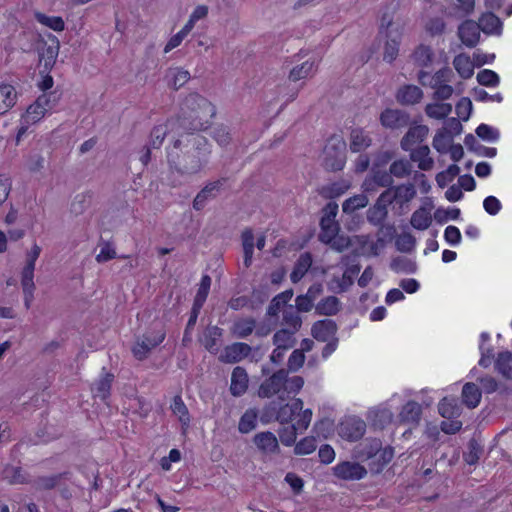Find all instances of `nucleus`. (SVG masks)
Wrapping results in <instances>:
<instances>
[{
    "mask_svg": "<svg viewBox=\"0 0 512 512\" xmlns=\"http://www.w3.org/2000/svg\"><path fill=\"white\" fill-rule=\"evenodd\" d=\"M429 128L426 125L411 127L401 139L400 145L404 151H410L412 146L422 142L428 135Z\"/></svg>",
    "mask_w": 512,
    "mask_h": 512,
    "instance_id": "nucleus-18",
    "label": "nucleus"
},
{
    "mask_svg": "<svg viewBox=\"0 0 512 512\" xmlns=\"http://www.w3.org/2000/svg\"><path fill=\"white\" fill-rule=\"evenodd\" d=\"M412 172V164L407 159H399L391 163L389 173L396 178H405Z\"/></svg>",
    "mask_w": 512,
    "mask_h": 512,
    "instance_id": "nucleus-48",
    "label": "nucleus"
},
{
    "mask_svg": "<svg viewBox=\"0 0 512 512\" xmlns=\"http://www.w3.org/2000/svg\"><path fill=\"white\" fill-rule=\"evenodd\" d=\"M257 423V412L253 409H248L241 416L238 429L241 433L246 434L255 429Z\"/></svg>",
    "mask_w": 512,
    "mask_h": 512,
    "instance_id": "nucleus-53",
    "label": "nucleus"
},
{
    "mask_svg": "<svg viewBox=\"0 0 512 512\" xmlns=\"http://www.w3.org/2000/svg\"><path fill=\"white\" fill-rule=\"evenodd\" d=\"M390 268L397 273L411 274L416 271L417 265L407 257L398 256L392 259Z\"/></svg>",
    "mask_w": 512,
    "mask_h": 512,
    "instance_id": "nucleus-46",
    "label": "nucleus"
},
{
    "mask_svg": "<svg viewBox=\"0 0 512 512\" xmlns=\"http://www.w3.org/2000/svg\"><path fill=\"white\" fill-rule=\"evenodd\" d=\"M210 146L205 137L188 133L176 139L167 150L171 170L181 176H191L202 171L209 161Z\"/></svg>",
    "mask_w": 512,
    "mask_h": 512,
    "instance_id": "nucleus-1",
    "label": "nucleus"
},
{
    "mask_svg": "<svg viewBox=\"0 0 512 512\" xmlns=\"http://www.w3.org/2000/svg\"><path fill=\"white\" fill-rule=\"evenodd\" d=\"M451 111L452 105L448 103L428 104L425 108L426 114L430 118L434 119H444L451 113Z\"/></svg>",
    "mask_w": 512,
    "mask_h": 512,
    "instance_id": "nucleus-51",
    "label": "nucleus"
},
{
    "mask_svg": "<svg viewBox=\"0 0 512 512\" xmlns=\"http://www.w3.org/2000/svg\"><path fill=\"white\" fill-rule=\"evenodd\" d=\"M171 410L176 416H178L182 425H184V426L189 425L190 416H189L188 408L185 405V403L182 400V397L180 395H176L173 398V403L171 404Z\"/></svg>",
    "mask_w": 512,
    "mask_h": 512,
    "instance_id": "nucleus-50",
    "label": "nucleus"
},
{
    "mask_svg": "<svg viewBox=\"0 0 512 512\" xmlns=\"http://www.w3.org/2000/svg\"><path fill=\"white\" fill-rule=\"evenodd\" d=\"M438 411L442 417L452 419L460 415L461 408L455 399L444 398L439 403Z\"/></svg>",
    "mask_w": 512,
    "mask_h": 512,
    "instance_id": "nucleus-45",
    "label": "nucleus"
},
{
    "mask_svg": "<svg viewBox=\"0 0 512 512\" xmlns=\"http://www.w3.org/2000/svg\"><path fill=\"white\" fill-rule=\"evenodd\" d=\"M340 310V302L339 299L335 296H328L322 299L315 306V312L318 315L324 316H332L339 312Z\"/></svg>",
    "mask_w": 512,
    "mask_h": 512,
    "instance_id": "nucleus-32",
    "label": "nucleus"
},
{
    "mask_svg": "<svg viewBox=\"0 0 512 512\" xmlns=\"http://www.w3.org/2000/svg\"><path fill=\"white\" fill-rule=\"evenodd\" d=\"M253 441L265 453H273L279 449L276 436L269 431L256 434Z\"/></svg>",
    "mask_w": 512,
    "mask_h": 512,
    "instance_id": "nucleus-24",
    "label": "nucleus"
},
{
    "mask_svg": "<svg viewBox=\"0 0 512 512\" xmlns=\"http://www.w3.org/2000/svg\"><path fill=\"white\" fill-rule=\"evenodd\" d=\"M346 162V143L339 135H332L323 150V166L329 171L341 170Z\"/></svg>",
    "mask_w": 512,
    "mask_h": 512,
    "instance_id": "nucleus-3",
    "label": "nucleus"
},
{
    "mask_svg": "<svg viewBox=\"0 0 512 512\" xmlns=\"http://www.w3.org/2000/svg\"><path fill=\"white\" fill-rule=\"evenodd\" d=\"M480 32L477 22L466 20L459 25L457 34L466 47L474 48L479 43Z\"/></svg>",
    "mask_w": 512,
    "mask_h": 512,
    "instance_id": "nucleus-12",
    "label": "nucleus"
},
{
    "mask_svg": "<svg viewBox=\"0 0 512 512\" xmlns=\"http://www.w3.org/2000/svg\"><path fill=\"white\" fill-rule=\"evenodd\" d=\"M495 368L504 378L512 380V353L509 351L499 353Z\"/></svg>",
    "mask_w": 512,
    "mask_h": 512,
    "instance_id": "nucleus-38",
    "label": "nucleus"
},
{
    "mask_svg": "<svg viewBox=\"0 0 512 512\" xmlns=\"http://www.w3.org/2000/svg\"><path fill=\"white\" fill-rule=\"evenodd\" d=\"M372 183L378 187L392 188L394 180L389 171L384 170H372Z\"/></svg>",
    "mask_w": 512,
    "mask_h": 512,
    "instance_id": "nucleus-59",
    "label": "nucleus"
},
{
    "mask_svg": "<svg viewBox=\"0 0 512 512\" xmlns=\"http://www.w3.org/2000/svg\"><path fill=\"white\" fill-rule=\"evenodd\" d=\"M256 329V320L252 317L241 318L233 323L232 334L240 339H245Z\"/></svg>",
    "mask_w": 512,
    "mask_h": 512,
    "instance_id": "nucleus-28",
    "label": "nucleus"
},
{
    "mask_svg": "<svg viewBox=\"0 0 512 512\" xmlns=\"http://www.w3.org/2000/svg\"><path fill=\"white\" fill-rule=\"evenodd\" d=\"M459 173H460V168L456 164H452L445 171H442L436 175V182L439 187L444 188Z\"/></svg>",
    "mask_w": 512,
    "mask_h": 512,
    "instance_id": "nucleus-60",
    "label": "nucleus"
},
{
    "mask_svg": "<svg viewBox=\"0 0 512 512\" xmlns=\"http://www.w3.org/2000/svg\"><path fill=\"white\" fill-rule=\"evenodd\" d=\"M67 473H58L47 476H38L33 482L32 486L36 491H47L52 490L61 484V481Z\"/></svg>",
    "mask_w": 512,
    "mask_h": 512,
    "instance_id": "nucleus-23",
    "label": "nucleus"
},
{
    "mask_svg": "<svg viewBox=\"0 0 512 512\" xmlns=\"http://www.w3.org/2000/svg\"><path fill=\"white\" fill-rule=\"evenodd\" d=\"M422 409L415 401L407 402L399 414L400 421L407 424H418L421 418Z\"/></svg>",
    "mask_w": 512,
    "mask_h": 512,
    "instance_id": "nucleus-25",
    "label": "nucleus"
},
{
    "mask_svg": "<svg viewBox=\"0 0 512 512\" xmlns=\"http://www.w3.org/2000/svg\"><path fill=\"white\" fill-rule=\"evenodd\" d=\"M300 431L295 424H290L282 427L279 430V438L283 445L291 446L295 443L297 432Z\"/></svg>",
    "mask_w": 512,
    "mask_h": 512,
    "instance_id": "nucleus-62",
    "label": "nucleus"
},
{
    "mask_svg": "<svg viewBox=\"0 0 512 512\" xmlns=\"http://www.w3.org/2000/svg\"><path fill=\"white\" fill-rule=\"evenodd\" d=\"M410 159L418 163V168L429 171L434 166V160L430 157V148L427 145L410 150Z\"/></svg>",
    "mask_w": 512,
    "mask_h": 512,
    "instance_id": "nucleus-21",
    "label": "nucleus"
},
{
    "mask_svg": "<svg viewBox=\"0 0 512 512\" xmlns=\"http://www.w3.org/2000/svg\"><path fill=\"white\" fill-rule=\"evenodd\" d=\"M337 325L331 319H324L316 321L311 328V335L314 339L320 342H326L330 339L336 338Z\"/></svg>",
    "mask_w": 512,
    "mask_h": 512,
    "instance_id": "nucleus-14",
    "label": "nucleus"
},
{
    "mask_svg": "<svg viewBox=\"0 0 512 512\" xmlns=\"http://www.w3.org/2000/svg\"><path fill=\"white\" fill-rule=\"evenodd\" d=\"M366 432V423L356 416L345 417L338 426V434L341 438L355 442L363 437Z\"/></svg>",
    "mask_w": 512,
    "mask_h": 512,
    "instance_id": "nucleus-6",
    "label": "nucleus"
},
{
    "mask_svg": "<svg viewBox=\"0 0 512 512\" xmlns=\"http://www.w3.org/2000/svg\"><path fill=\"white\" fill-rule=\"evenodd\" d=\"M401 35L402 34L400 31H396L394 34L390 32L385 35L387 38L383 51V60L385 62L392 63L397 58L401 42Z\"/></svg>",
    "mask_w": 512,
    "mask_h": 512,
    "instance_id": "nucleus-20",
    "label": "nucleus"
},
{
    "mask_svg": "<svg viewBox=\"0 0 512 512\" xmlns=\"http://www.w3.org/2000/svg\"><path fill=\"white\" fill-rule=\"evenodd\" d=\"M316 71V63L315 61L307 60L300 65H296L293 67L289 73V80L291 81H299L301 79H305L308 76L314 74Z\"/></svg>",
    "mask_w": 512,
    "mask_h": 512,
    "instance_id": "nucleus-36",
    "label": "nucleus"
},
{
    "mask_svg": "<svg viewBox=\"0 0 512 512\" xmlns=\"http://www.w3.org/2000/svg\"><path fill=\"white\" fill-rule=\"evenodd\" d=\"M166 77L169 85L178 90L190 79V73L182 68H171L168 70Z\"/></svg>",
    "mask_w": 512,
    "mask_h": 512,
    "instance_id": "nucleus-43",
    "label": "nucleus"
},
{
    "mask_svg": "<svg viewBox=\"0 0 512 512\" xmlns=\"http://www.w3.org/2000/svg\"><path fill=\"white\" fill-rule=\"evenodd\" d=\"M17 93L10 84L0 85V116L6 114L16 103Z\"/></svg>",
    "mask_w": 512,
    "mask_h": 512,
    "instance_id": "nucleus-26",
    "label": "nucleus"
},
{
    "mask_svg": "<svg viewBox=\"0 0 512 512\" xmlns=\"http://www.w3.org/2000/svg\"><path fill=\"white\" fill-rule=\"evenodd\" d=\"M334 475L343 480H360L367 474L364 466L356 462L344 461L337 464L334 468Z\"/></svg>",
    "mask_w": 512,
    "mask_h": 512,
    "instance_id": "nucleus-10",
    "label": "nucleus"
},
{
    "mask_svg": "<svg viewBox=\"0 0 512 512\" xmlns=\"http://www.w3.org/2000/svg\"><path fill=\"white\" fill-rule=\"evenodd\" d=\"M409 115L398 109H386L380 115L381 124L390 129H398L409 124Z\"/></svg>",
    "mask_w": 512,
    "mask_h": 512,
    "instance_id": "nucleus-13",
    "label": "nucleus"
},
{
    "mask_svg": "<svg viewBox=\"0 0 512 512\" xmlns=\"http://www.w3.org/2000/svg\"><path fill=\"white\" fill-rule=\"evenodd\" d=\"M59 48L60 44L58 39L55 36H52V44L45 46L39 53L40 61L44 60V65L46 68L52 67L55 64L59 53Z\"/></svg>",
    "mask_w": 512,
    "mask_h": 512,
    "instance_id": "nucleus-39",
    "label": "nucleus"
},
{
    "mask_svg": "<svg viewBox=\"0 0 512 512\" xmlns=\"http://www.w3.org/2000/svg\"><path fill=\"white\" fill-rule=\"evenodd\" d=\"M453 66L463 79H468L474 72V61L466 54H459L453 60Z\"/></svg>",
    "mask_w": 512,
    "mask_h": 512,
    "instance_id": "nucleus-30",
    "label": "nucleus"
},
{
    "mask_svg": "<svg viewBox=\"0 0 512 512\" xmlns=\"http://www.w3.org/2000/svg\"><path fill=\"white\" fill-rule=\"evenodd\" d=\"M433 51L430 46L421 44L413 52L412 58L416 65L428 67L433 61Z\"/></svg>",
    "mask_w": 512,
    "mask_h": 512,
    "instance_id": "nucleus-41",
    "label": "nucleus"
},
{
    "mask_svg": "<svg viewBox=\"0 0 512 512\" xmlns=\"http://www.w3.org/2000/svg\"><path fill=\"white\" fill-rule=\"evenodd\" d=\"M479 30L487 35H500L502 33V21L492 12L481 15L477 22Z\"/></svg>",
    "mask_w": 512,
    "mask_h": 512,
    "instance_id": "nucleus-17",
    "label": "nucleus"
},
{
    "mask_svg": "<svg viewBox=\"0 0 512 512\" xmlns=\"http://www.w3.org/2000/svg\"><path fill=\"white\" fill-rule=\"evenodd\" d=\"M164 339L165 332L162 330L146 332L141 338H138L132 348L134 357L138 360L146 359L151 350L161 344Z\"/></svg>",
    "mask_w": 512,
    "mask_h": 512,
    "instance_id": "nucleus-4",
    "label": "nucleus"
},
{
    "mask_svg": "<svg viewBox=\"0 0 512 512\" xmlns=\"http://www.w3.org/2000/svg\"><path fill=\"white\" fill-rule=\"evenodd\" d=\"M34 270L35 267L30 266H24L22 270V277H21V285L23 288L24 298H25V304L27 307H29L30 302L33 299V292L35 289L34 285Z\"/></svg>",
    "mask_w": 512,
    "mask_h": 512,
    "instance_id": "nucleus-27",
    "label": "nucleus"
},
{
    "mask_svg": "<svg viewBox=\"0 0 512 512\" xmlns=\"http://www.w3.org/2000/svg\"><path fill=\"white\" fill-rule=\"evenodd\" d=\"M432 222L430 212L426 208H419L411 216L410 223L417 230H426Z\"/></svg>",
    "mask_w": 512,
    "mask_h": 512,
    "instance_id": "nucleus-44",
    "label": "nucleus"
},
{
    "mask_svg": "<svg viewBox=\"0 0 512 512\" xmlns=\"http://www.w3.org/2000/svg\"><path fill=\"white\" fill-rule=\"evenodd\" d=\"M287 370L279 369L268 378H266L259 386L258 396L261 398H270L282 390H284Z\"/></svg>",
    "mask_w": 512,
    "mask_h": 512,
    "instance_id": "nucleus-8",
    "label": "nucleus"
},
{
    "mask_svg": "<svg viewBox=\"0 0 512 512\" xmlns=\"http://www.w3.org/2000/svg\"><path fill=\"white\" fill-rule=\"evenodd\" d=\"M295 332L291 329H280L273 336V344L286 350L291 349L296 343Z\"/></svg>",
    "mask_w": 512,
    "mask_h": 512,
    "instance_id": "nucleus-40",
    "label": "nucleus"
},
{
    "mask_svg": "<svg viewBox=\"0 0 512 512\" xmlns=\"http://www.w3.org/2000/svg\"><path fill=\"white\" fill-rule=\"evenodd\" d=\"M350 140V149L352 152L363 151L371 145V138L360 128L351 131Z\"/></svg>",
    "mask_w": 512,
    "mask_h": 512,
    "instance_id": "nucleus-35",
    "label": "nucleus"
},
{
    "mask_svg": "<svg viewBox=\"0 0 512 512\" xmlns=\"http://www.w3.org/2000/svg\"><path fill=\"white\" fill-rule=\"evenodd\" d=\"M356 258L357 255H345L341 259V263L347 266L343 273L341 283H339V287L342 291L346 290L353 284V277L360 272L361 266L359 263H356Z\"/></svg>",
    "mask_w": 512,
    "mask_h": 512,
    "instance_id": "nucleus-16",
    "label": "nucleus"
},
{
    "mask_svg": "<svg viewBox=\"0 0 512 512\" xmlns=\"http://www.w3.org/2000/svg\"><path fill=\"white\" fill-rule=\"evenodd\" d=\"M90 203V195L84 193L78 194L71 203V212L75 215H80L90 206Z\"/></svg>",
    "mask_w": 512,
    "mask_h": 512,
    "instance_id": "nucleus-63",
    "label": "nucleus"
},
{
    "mask_svg": "<svg viewBox=\"0 0 512 512\" xmlns=\"http://www.w3.org/2000/svg\"><path fill=\"white\" fill-rule=\"evenodd\" d=\"M423 97L422 90L415 85H404L401 87L396 94V99L399 103L404 105H413Z\"/></svg>",
    "mask_w": 512,
    "mask_h": 512,
    "instance_id": "nucleus-19",
    "label": "nucleus"
},
{
    "mask_svg": "<svg viewBox=\"0 0 512 512\" xmlns=\"http://www.w3.org/2000/svg\"><path fill=\"white\" fill-rule=\"evenodd\" d=\"M481 400V391L475 383L468 382L462 388V401L468 408H475Z\"/></svg>",
    "mask_w": 512,
    "mask_h": 512,
    "instance_id": "nucleus-29",
    "label": "nucleus"
},
{
    "mask_svg": "<svg viewBox=\"0 0 512 512\" xmlns=\"http://www.w3.org/2000/svg\"><path fill=\"white\" fill-rule=\"evenodd\" d=\"M35 19L42 25L49 27L50 29L61 32L65 28L63 19L59 16H47L43 13H35Z\"/></svg>",
    "mask_w": 512,
    "mask_h": 512,
    "instance_id": "nucleus-52",
    "label": "nucleus"
},
{
    "mask_svg": "<svg viewBox=\"0 0 512 512\" xmlns=\"http://www.w3.org/2000/svg\"><path fill=\"white\" fill-rule=\"evenodd\" d=\"M369 200L366 195L360 194L345 200L342 208L345 213H352L360 208L367 206Z\"/></svg>",
    "mask_w": 512,
    "mask_h": 512,
    "instance_id": "nucleus-56",
    "label": "nucleus"
},
{
    "mask_svg": "<svg viewBox=\"0 0 512 512\" xmlns=\"http://www.w3.org/2000/svg\"><path fill=\"white\" fill-rule=\"evenodd\" d=\"M320 227L319 240L322 243H328L339 232V224L336 221L320 220Z\"/></svg>",
    "mask_w": 512,
    "mask_h": 512,
    "instance_id": "nucleus-47",
    "label": "nucleus"
},
{
    "mask_svg": "<svg viewBox=\"0 0 512 512\" xmlns=\"http://www.w3.org/2000/svg\"><path fill=\"white\" fill-rule=\"evenodd\" d=\"M252 347L244 342H236L224 348L219 359L223 363L234 364L250 355Z\"/></svg>",
    "mask_w": 512,
    "mask_h": 512,
    "instance_id": "nucleus-9",
    "label": "nucleus"
},
{
    "mask_svg": "<svg viewBox=\"0 0 512 512\" xmlns=\"http://www.w3.org/2000/svg\"><path fill=\"white\" fill-rule=\"evenodd\" d=\"M223 330L218 326H208L201 339L202 345L210 353L216 354L219 350L218 340L222 336Z\"/></svg>",
    "mask_w": 512,
    "mask_h": 512,
    "instance_id": "nucleus-22",
    "label": "nucleus"
},
{
    "mask_svg": "<svg viewBox=\"0 0 512 512\" xmlns=\"http://www.w3.org/2000/svg\"><path fill=\"white\" fill-rule=\"evenodd\" d=\"M249 376L245 368L237 366L231 374L230 392L234 397L244 395L248 389Z\"/></svg>",
    "mask_w": 512,
    "mask_h": 512,
    "instance_id": "nucleus-15",
    "label": "nucleus"
},
{
    "mask_svg": "<svg viewBox=\"0 0 512 512\" xmlns=\"http://www.w3.org/2000/svg\"><path fill=\"white\" fill-rule=\"evenodd\" d=\"M114 380V375L109 372L103 373L102 377L95 382L93 391L95 396L101 400H106L110 395L111 385Z\"/></svg>",
    "mask_w": 512,
    "mask_h": 512,
    "instance_id": "nucleus-34",
    "label": "nucleus"
},
{
    "mask_svg": "<svg viewBox=\"0 0 512 512\" xmlns=\"http://www.w3.org/2000/svg\"><path fill=\"white\" fill-rule=\"evenodd\" d=\"M389 202L387 196L382 193L377 198L375 204L367 210V220L369 223L379 226L381 225V231H386L387 235H392L395 232V228L392 225L383 226L384 220L388 216Z\"/></svg>",
    "mask_w": 512,
    "mask_h": 512,
    "instance_id": "nucleus-5",
    "label": "nucleus"
},
{
    "mask_svg": "<svg viewBox=\"0 0 512 512\" xmlns=\"http://www.w3.org/2000/svg\"><path fill=\"white\" fill-rule=\"evenodd\" d=\"M312 265V257L309 253H303L298 258L294 269L290 275L291 281L293 283L299 282L304 275L307 273L309 268Z\"/></svg>",
    "mask_w": 512,
    "mask_h": 512,
    "instance_id": "nucleus-31",
    "label": "nucleus"
},
{
    "mask_svg": "<svg viewBox=\"0 0 512 512\" xmlns=\"http://www.w3.org/2000/svg\"><path fill=\"white\" fill-rule=\"evenodd\" d=\"M382 442L377 438L366 439L361 450V457L366 460H372L381 450Z\"/></svg>",
    "mask_w": 512,
    "mask_h": 512,
    "instance_id": "nucleus-57",
    "label": "nucleus"
},
{
    "mask_svg": "<svg viewBox=\"0 0 512 512\" xmlns=\"http://www.w3.org/2000/svg\"><path fill=\"white\" fill-rule=\"evenodd\" d=\"M483 452L482 447L474 438L468 442V451L464 453V460L469 465H474L478 462Z\"/></svg>",
    "mask_w": 512,
    "mask_h": 512,
    "instance_id": "nucleus-58",
    "label": "nucleus"
},
{
    "mask_svg": "<svg viewBox=\"0 0 512 512\" xmlns=\"http://www.w3.org/2000/svg\"><path fill=\"white\" fill-rule=\"evenodd\" d=\"M477 81L482 86L496 87L500 82V78L496 72L489 69H484L478 72Z\"/></svg>",
    "mask_w": 512,
    "mask_h": 512,
    "instance_id": "nucleus-61",
    "label": "nucleus"
},
{
    "mask_svg": "<svg viewBox=\"0 0 512 512\" xmlns=\"http://www.w3.org/2000/svg\"><path fill=\"white\" fill-rule=\"evenodd\" d=\"M174 124V121L169 120L165 124L155 126L151 131L148 145H150L153 149H159L169 132V126H173Z\"/></svg>",
    "mask_w": 512,
    "mask_h": 512,
    "instance_id": "nucleus-33",
    "label": "nucleus"
},
{
    "mask_svg": "<svg viewBox=\"0 0 512 512\" xmlns=\"http://www.w3.org/2000/svg\"><path fill=\"white\" fill-rule=\"evenodd\" d=\"M227 178H220L216 181L206 184L193 200V208L197 211L202 210L209 199H213L220 192Z\"/></svg>",
    "mask_w": 512,
    "mask_h": 512,
    "instance_id": "nucleus-11",
    "label": "nucleus"
},
{
    "mask_svg": "<svg viewBox=\"0 0 512 512\" xmlns=\"http://www.w3.org/2000/svg\"><path fill=\"white\" fill-rule=\"evenodd\" d=\"M241 237L244 252V265L246 268H248L252 264L254 251V234L251 229H246L242 232Z\"/></svg>",
    "mask_w": 512,
    "mask_h": 512,
    "instance_id": "nucleus-42",
    "label": "nucleus"
},
{
    "mask_svg": "<svg viewBox=\"0 0 512 512\" xmlns=\"http://www.w3.org/2000/svg\"><path fill=\"white\" fill-rule=\"evenodd\" d=\"M215 114L216 108L210 101L200 94L192 93L185 98L177 123L184 131H200L208 127L209 120Z\"/></svg>",
    "mask_w": 512,
    "mask_h": 512,
    "instance_id": "nucleus-2",
    "label": "nucleus"
},
{
    "mask_svg": "<svg viewBox=\"0 0 512 512\" xmlns=\"http://www.w3.org/2000/svg\"><path fill=\"white\" fill-rule=\"evenodd\" d=\"M382 194L387 196L390 205L395 203L400 209H403L405 205L415 198L417 192L414 184L407 183L388 188Z\"/></svg>",
    "mask_w": 512,
    "mask_h": 512,
    "instance_id": "nucleus-7",
    "label": "nucleus"
},
{
    "mask_svg": "<svg viewBox=\"0 0 512 512\" xmlns=\"http://www.w3.org/2000/svg\"><path fill=\"white\" fill-rule=\"evenodd\" d=\"M393 458V448L391 447H385L381 448L379 452H377V455H375V458L372 459V462L370 465L374 466L372 469H374L376 472H380L385 465H387Z\"/></svg>",
    "mask_w": 512,
    "mask_h": 512,
    "instance_id": "nucleus-54",
    "label": "nucleus"
},
{
    "mask_svg": "<svg viewBox=\"0 0 512 512\" xmlns=\"http://www.w3.org/2000/svg\"><path fill=\"white\" fill-rule=\"evenodd\" d=\"M283 323L294 331H298L301 328L302 319L294 306L289 305L284 309Z\"/></svg>",
    "mask_w": 512,
    "mask_h": 512,
    "instance_id": "nucleus-49",
    "label": "nucleus"
},
{
    "mask_svg": "<svg viewBox=\"0 0 512 512\" xmlns=\"http://www.w3.org/2000/svg\"><path fill=\"white\" fill-rule=\"evenodd\" d=\"M475 133L482 140L490 142L497 141L500 136V133L496 128L489 126L487 124H480L476 128Z\"/></svg>",
    "mask_w": 512,
    "mask_h": 512,
    "instance_id": "nucleus-64",
    "label": "nucleus"
},
{
    "mask_svg": "<svg viewBox=\"0 0 512 512\" xmlns=\"http://www.w3.org/2000/svg\"><path fill=\"white\" fill-rule=\"evenodd\" d=\"M368 418L375 427L384 428L392 422L393 413L387 408H376L369 411Z\"/></svg>",
    "mask_w": 512,
    "mask_h": 512,
    "instance_id": "nucleus-37",
    "label": "nucleus"
},
{
    "mask_svg": "<svg viewBox=\"0 0 512 512\" xmlns=\"http://www.w3.org/2000/svg\"><path fill=\"white\" fill-rule=\"evenodd\" d=\"M416 245V238L410 233H402L397 236L395 246L398 251L410 253L414 250Z\"/></svg>",
    "mask_w": 512,
    "mask_h": 512,
    "instance_id": "nucleus-55",
    "label": "nucleus"
}]
</instances>
